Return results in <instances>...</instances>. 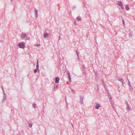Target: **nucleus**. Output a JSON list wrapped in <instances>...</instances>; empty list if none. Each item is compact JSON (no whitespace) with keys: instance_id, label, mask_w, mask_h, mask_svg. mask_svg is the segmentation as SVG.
<instances>
[{"instance_id":"nucleus-1","label":"nucleus","mask_w":135,"mask_h":135,"mask_svg":"<svg viewBox=\"0 0 135 135\" xmlns=\"http://www.w3.org/2000/svg\"><path fill=\"white\" fill-rule=\"evenodd\" d=\"M18 45L20 48L23 49L25 47V43L23 42H21L20 43H19L18 44Z\"/></svg>"},{"instance_id":"nucleus-40","label":"nucleus","mask_w":135,"mask_h":135,"mask_svg":"<svg viewBox=\"0 0 135 135\" xmlns=\"http://www.w3.org/2000/svg\"><path fill=\"white\" fill-rule=\"evenodd\" d=\"M102 82H103V83H104V81L103 80H102Z\"/></svg>"},{"instance_id":"nucleus-15","label":"nucleus","mask_w":135,"mask_h":135,"mask_svg":"<svg viewBox=\"0 0 135 135\" xmlns=\"http://www.w3.org/2000/svg\"><path fill=\"white\" fill-rule=\"evenodd\" d=\"M66 73H67L68 75V76L70 78V73L69 72V71H66Z\"/></svg>"},{"instance_id":"nucleus-26","label":"nucleus","mask_w":135,"mask_h":135,"mask_svg":"<svg viewBox=\"0 0 135 135\" xmlns=\"http://www.w3.org/2000/svg\"><path fill=\"white\" fill-rule=\"evenodd\" d=\"M107 91V93L108 94H110V93H109V91L108 90V91Z\"/></svg>"},{"instance_id":"nucleus-6","label":"nucleus","mask_w":135,"mask_h":135,"mask_svg":"<svg viewBox=\"0 0 135 135\" xmlns=\"http://www.w3.org/2000/svg\"><path fill=\"white\" fill-rule=\"evenodd\" d=\"M6 95H3V99H2V102L3 103L4 102L5 100L6 99Z\"/></svg>"},{"instance_id":"nucleus-7","label":"nucleus","mask_w":135,"mask_h":135,"mask_svg":"<svg viewBox=\"0 0 135 135\" xmlns=\"http://www.w3.org/2000/svg\"><path fill=\"white\" fill-rule=\"evenodd\" d=\"M44 37H49V34L47 33H44Z\"/></svg>"},{"instance_id":"nucleus-8","label":"nucleus","mask_w":135,"mask_h":135,"mask_svg":"<svg viewBox=\"0 0 135 135\" xmlns=\"http://www.w3.org/2000/svg\"><path fill=\"white\" fill-rule=\"evenodd\" d=\"M59 78L58 77H56L55 78V82L56 83H58L59 82Z\"/></svg>"},{"instance_id":"nucleus-27","label":"nucleus","mask_w":135,"mask_h":135,"mask_svg":"<svg viewBox=\"0 0 135 135\" xmlns=\"http://www.w3.org/2000/svg\"><path fill=\"white\" fill-rule=\"evenodd\" d=\"M122 81V85H123V86H124V85H123V80Z\"/></svg>"},{"instance_id":"nucleus-39","label":"nucleus","mask_w":135,"mask_h":135,"mask_svg":"<svg viewBox=\"0 0 135 135\" xmlns=\"http://www.w3.org/2000/svg\"><path fill=\"white\" fill-rule=\"evenodd\" d=\"M73 91L74 93H75V92H74V90H73Z\"/></svg>"},{"instance_id":"nucleus-29","label":"nucleus","mask_w":135,"mask_h":135,"mask_svg":"<svg viewBox=\"0 0 135 135\" xmlns=\"http://www.w3.org/2000/svg\"><path fill=\"white\" fill-rule=\"evenodd\" d=\"M66 107H67L68 106V103H67V101H66Z\"/></svg>"},{"instance_id":"nucleus-11","label":"nucleus","mask_w":135,"mask_h":135,"mask_svg":"<svg viewBox=\"0 0 135 135\" xmlns=\"http://www.w3.org/2000/svg\"><path fill=\"white\" fill-rule=\"evenodd\" d=\"M117 79L119 81H122L123 80V79L122 78H121L120 77H117Z\"/></svg>"},{"instance_id":"nucleus-17","label":"nucleus","mask_w":135,"mask_h":135,"mask_svg":"<svg viewBox=\"0 0 135 135\" xmlns=\"http://www.w3.org/2000/svg\"><path fill=\"white\" fill-rule=\"evenodd\" d=\"M77 20L78 21H81V18L79 17H77L76 18Z\"/></svg>"},{"instance_id":"nucleus-20","label":"nucleus","mask_w":135,"mask_h":135,"mask_svg":"<svg viewBox=\"0 0 135 135\" xmlns=\"http://www.w3.org/2000/svg\"><path fill=\"white\" fill-rule=\"evenodd\" d=\"M37 71V69H35L34 70V73H36Z\"/></svg>"},{"instance_id":"nucleus-5","label":"nucleus","mask_w":135,"mask_h":135,"mask_svg":"<svg viewBox=\"0 0 135 135\" xmlns=\"http://www.w3.org/2000/svg\"><path fill=\"white\" fill-rule=\"evenodd\" d=\"M35 16L36 17H38V10L36 9L35 8Z\"/></svg>"},{"instance_id":"nucleus-36","label":"nucleus","mask_w":135,"mask_h":135,"mask_svg":"<svg viewBox=\"0 0 135 135\" xmlns=\"http://www.w3.org/2000/svg\"><path fill=\"white\" fill-rule=\"evenodd\" d=\"M97 90H99V88H97Z\"/></svg>"},{"instance_id":"nucleus-12","label":"nucleus","mask_w":135,"mask_h":135,"mask_svg":"<svg viewBox=\"0 0 135 135\" xmlns=\"http://www.w3.org/2000/svg\"><path fill=\"white\" fill-rule=\"evenodd\" d=\"M100 106V104H96L95 106V108L96 109H98Z\"/></svg>"},{"instance_id":"nucleus-14","label":"nucleus","mask_w":135,"mask_h":135,"mask_svg":"<svg viewBox=\"0 0 135 135\" xmlns=\"http://www.w3.org/2000/svg\"><path fill=\"white\" fill-rule=\"evenodd\" d=\"M118 4L120 6H122L123 5L122 3L120 1H118Z\"/></svg>"},{"instance_id":"nucleus-3","label":"nucleus","mask_w":135,"mask_h":135,"mask_svg":"<svg viewBox=\"0 0 135 135\" xmlns=\"http://www.w3.org/2000/svg\"><path fill=\"white\" fill-rule=\"evenodd\" d=\"M27 35L25 33H22L21 35V36L22 38L24 40L25 39V37Z\"/></svg>"},{"instance_id":"nucleus-13","label":"nucleus","mask_w":135,"mask_h":135,"mask_svg":"<svg viewBox=\"0 0 135 135\" xmlns=\"http://www.w3.org/2000/svg\"><path fill=\"white\" fill-rule=\"evenodd\" d=\"M76 54L77 55V56H78V59L79 60V54H78V51L77 50H76Z\"/></svg>"},{"instance_id":"nucleus-38","label":"nucleus","mask_w":135,"mask_h":135,"mask_svg":"<svg viewBox=\"0 0 135 135\" xmlns=\"http://www.w3.org/2000/svg\"><path fill=\"white\" fill-rule=\"evenodd\" d=\"M122 9H124V7H122Z\"/></svg>"},{"instance_id":"nucleus-32","label":"nucleus","mask_w":135,"mask_h":135,"mask_svg":"<svg viewBox=\"0 0 135 135\" xmlns=\"http://www.w3.org/2000/svg\"><path fill=\"white\" fill-rule=\"evenodd\" d=\"M1 88H2V90H4L3 88V86H2Z\"/></svg>"},{"instance_id":"nucleus-23","label":"nucleus","mask_w":135,"mask_h":135,"mask_svg":"<svg viewBox=\"0 0 135 135\" xmlns=\"http://www.w3.org/2000/svg\"><path fill=\"white\" fill-rule=\"evenodd\" d=\"M126 105H128V101H126Z\"/></svg>"},{"instance_id":"nucleus-34","label":"nucleus","mask_w":135,"mask_h":135,"mask_svg":"<svg viewBox=\"0 0 135 135\" xmlns=\"http://www.w3.org/2000/svg\"><path fill=\"white\" fill-rule=\"evenodd\" d=\"M109 99H110V100H111L112 99V98L111 97H110L109 98Z\"/></svg>"},{"instance_id":"nucleus-31","label":"nucleus","mask_w":135,"mask_h":135,"mask_svg":"<svg viewBox=\"0 0 135 135\" xmlns=\"http://www.w3.org/2000/svg\"><path fill=\"white\" fill-rule=\"evenodd\" d=\"M122 22H123V25H124L125 24L124 21L123 20H122Z\"/></svg>"},{"instance_id":"nucleus-19","label":"nucleus","mask_w":135,"mask_h":135,"mask_svg":"<svg viewBox=\"0 0 135 135\" xmlns=\"http://www.w3.org/2000/svg\"><path fill=\"white\" fill-rule=\"evenodd\" d=\"M32 126V123H30V124H29V127H31Z\"/></svg>"},{"instance_id":"nucleus-18","label":"nucleus","mask_w":135,"mask_h":135,"mask_svg":"<svg viewBox=\"0 0 135 135\" xmlns=\"http://www.w3.org/2000/svg\"><path fill=\"white\" fill-rule=\"evenodd\" d=\"M33 107L34 108H36V104H35V103H34L33 104Z\"/></svg>"},{"instance_id":"nucleus-10","label":"nucleus","mask_w":135,"mask_h":135,"mask_svg":"<svg viewBox=\"0 0 135 135\" xmlns=\"http://www.w3.org/2000/svg\"><path fill=\"white\" fill-rule=\"evenodd\" d=\"M126 109L128 111L131 110H132L131 107L128 105L126 107Z\"/></svg>"},{"instance_id":"nucleus-28","label":"nucleus","mask_w":135,"mask_h":135,"mask_svg":"<svg viewBox=\"0 0 135 135\" xmlns=\"http://www.w3.org/2000/svg\"><path fill=\"white\" fill-rule=\"evenodd\" d=\"M61 38V37L59 35V39L58 40L59 41Z\"/></svg>"},{"instance_id":"nucleus-4","label":"nucleus","mask_w":135,"mask_h":135,"mask_svg":"<svg viewBox=\"0 0 135 135\" xmlns=\"http://www.w3.org/2000/svg\"><path fill=\"white\" fill-rule=\"evenodd\" d=\"M84 97L81 96H80V104L81 105H82L83 104V100L84 99Z\"/></svg>"},{"instance_id":"nucleus-33","label":"nucleus","mask_w":135,"mask_h":135,"mask_svg":"<svg viewBox=\"0 0 135 135\" xmlns=\"http://www.w3.org/2000/svg\"><path fill=\"white\" fill-rule=\"evenodd\" d=\"M129 36H132V34H131V33H129Z\"/></svg>"},{"instance_id":"nucleus-25","label":"nucleus","mask_w":135,"mask_h":135,"mask_svg":"<svg viewBox=\"0 0 135 135\" xmlns=\"http://www.w3.org/2000/svg\"><path fill=\"white\" fill-rule=\"evenodd\" d=\"M69 80L70 82L71 81V79L70 77V78H69Z\"/></svg>"},{"instance_id":"nucleus-37","label":"nucleus","mask_w":135,"mask_h":135,"mask_svg":"<svg viewBox=\"0 0 135 135\" xmlns=\"http://www.w3.org/2000/svg\"><path fill=\"white\" fill-rule=\"evenodd\" d=\"M97 87L98 88V84L97 85Z\"/></svg>"},{"instance_id":"nucleus-30","label":"nucleus","mask_w":135,"mask_h":135,"mask_svg":"<svg viewBox=\"0 0 135 135\" xmlns=\"http://www.w3.org/2000/svg\"><path fill=\"white\" fill-rule=\"evenodd\" d=\"M110 102L111 104H113V102H112L111 101H110Z\"/></svg>"},{"instance_id":"nucleus-35","label":"nucleus","mask_w":135,"mask_h":135,"mask_svg":"<svg viewBox=\"0 0 135 135\" xmlns=\"http://www.w3.org/2000/svg\"><path fill=\"white\" fill-rule=\"evenodd\" d=\"M40 45H38V44H37V45H36V46H40Z\"/></svg>"},{"instance_id":"nucleus-41","label":"nucleus","mask_w":135,"mask_h":135,"mask_svg":"<svg viewBox=\"0 0 135 135\" xmlns=\"http://www.w3.org/2000/svg\"><path fill=\"white\" fill-rule=\"evenodd\" d=\"M74 23H76V22L75 21H74Z\"/></svg>"},{"instance_id":"nucleus-22","label":"nucleus","mask_w":135,"mask_h":135,"mask_svg":"<svg viewBox=\"0 0 135 135\" xmlns=\"http://www.w3.org/2000/svg\"><path fill=\"white\" fill-rule=\"evenodd\" d=\"M2 91H3V95H6V94H5V92H4V90H2Z\"/></svg>"},{"instance_id":"nucleus-2","label":"nucleus","mask_w":135,"mask_h":135,"mask_svg":"<svg viewBox=\"0 0 135 135\" xmlns=\"http://www.w3.org/2000/svg\"><path fill=\"white\" fill-rule=\"evenodd\" d=\"M128 85L129 86V89L131 92H132L133 90V88L131 85L130 82L129 80H128Z\"/></svg>"},{"instance_id":"nucleus-21","label":"nucleus","mask_w":135,"mask_h":135,"mask_svg":"<svg viewBox=\"0 0 135 135\" xmlns=\"http://www.w3.org/2000/svg\"><path fill=\"white\" fill-rule=\"evenodd\" d=\"M58 87V86L57 85H56L54 87V89H56Z\"/></svg>"},{"instance_id":"nucleus-16","label":"nucleus","mask_w":135,"mask_h":135,"mask_svg":"<svg viewBox=\"0 0 135 135\" xmlns=\"http://www.w3.org/2000/svg\"><path fill=\"white\" fill-rule=\"evenodd\" d=\"M126 9L127 10H128L129 9V6L128 5H126Z\"/></svg>"},{"instance_id":"nucleus-9","label":"nucleus","mask_w":135,"mask_h":135,"mask_svg":"<svg viewBox=\"0 0 135 135\" xmlns=\"http://www.w3.org/2000/svg\"><path fill=\"white\" fill-rule=\"evenodd\" d=\"M36 69L38 70V72H39V70H38V69H39V65H38V60H37V64H36Z\"/></svg>"},{"instance_id":"nucleus-24","label":"nucleus","mask_w":135,"mask_h":135,"mask_svg":"<svg viewBox=\"0 0 135 135\" xmlns=\"http://www.w3.org/2000/svg\"><path fill=\"white\" fill-rule=\"evenodd\" d=\"M104 88L105 89V90L106 91H107L108 90L107 89V87H106L105 86H104Z\"/></svg>"}]
</instances>
